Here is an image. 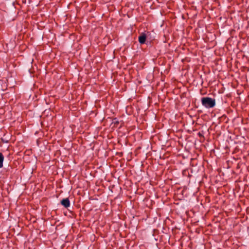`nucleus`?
Wrapping results in <instances>:
<instances>
[{
	"label": "nucleus",
	"instance_id": "2",
	"mask_svg": "<svg viewBox=\"0 0 249 249\" xmlns=\"http://www.w3.org/2000/svg\"><path fill=\"white\" fill-rule=\"evenodd\" d=\"M147 34H148V32L147 33H142L140 34L138 37V40L141 44H143L145 43L147 37Z\"/></svg>",
	"mask_w": 249,
	"mask_h": 249
},
{
	"label": "nucleus",
	"instance_id": "5",
	"mask_svg": "<svg viewBox=\"0 0 249 249\" xmlns=\"http://www.w3.org/2000/svg\"><path fill=\"white\" fill-rule=\"evenodd\" d=\"M221 85L222 86V88H221V89H219V91H218L219 93H223L224 90V88L223 87V84H221Z\"/></svg>",
	"mask_w": 249,
	"mask_h": 249
},
{
	"label": "nucleus",
	"instance_id": "4",
	"mask_svg": "<svg viewBox=\"0 0 249 249\" xmlns=\"http://www.w3.org/2000/svg\"><path fill=\"white\" fill-rule=\"evenodd\" d=\"M4 160V156L1 153H0V168L3 166V162Z\"/></svg>",
	"mask_w": 249,
	"mask_h": 249
},
{
	"label": "nucleus",
	"instance_id": "1",
	"mask_svg": "<svg viewBox=\"0 0 249 249\" xmlns=\"http://www.w3.org/2000/svg\"><path fill=\"white\" fill-rule=\"evenodd\" d=\"M201 103L202 105L207 108H212L215 105V99L208 97H203L201 99Z\"/></svg>",
	"mask_w": 249,
	"mask_h": 249
},
{
	"label": "nucleus",
	"instance_id": "3",
	"mask_svg": "<svg viewBox=\"0 0 249 249\" xmlns=\"http://www.w3.org/2000/svg\"><path fill=\"white\" fill-rule=\"evenodd\" d=\"M60 203L65 208H68L70 206V202L68 198L63 199Z\"/></svg>",
	"mask_w": 249,
	"mask_h": 249
},
{
	"label": "nucleus",
	"instance_id": "6",
	"mask_svg": "<svg viewBox=\"0 0 249 249\" xmlns=\"http://www.w3.org/2000/svg\"><path fill=\"white\" fill-rule=\"evenodd\" d=\"M114 123H116V122H114ZM116 123H118V121H116Z\"/></svg>",
	"mask_w": 249,
	"mask_h": 249
}]
</instances>
